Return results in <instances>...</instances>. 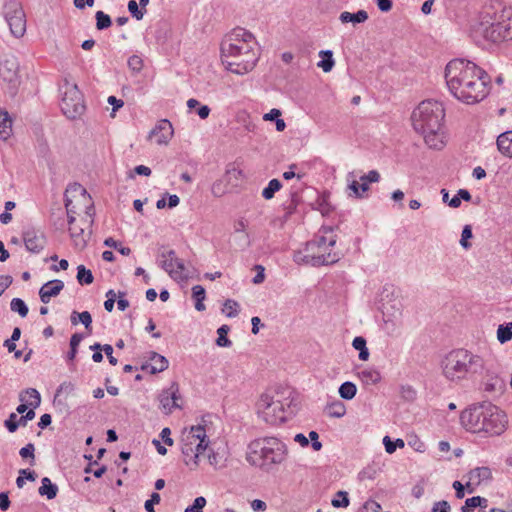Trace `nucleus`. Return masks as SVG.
<instances>
[{
	"label": "nucleus",
	"instance_id": "nucleus-59",
	"mask_svg": "<svg viewBox=\"0 0 512 512\" xmlns=\"http://www.w3.org/2000/svg\"><path fill=\"white\" fill-rule=\"evenodd\" d=\"M255 269L257 270V274L252 279L254 284H261L265 280V268L262 265H255Z\"/></svg>",
	"mask_w": 512,
	"mask_h": 512
},
{
	"label": "nucleus",
	"instance_id": "nucleus-52",
	"mask_svg": "<svg viewBox=\"0 0 512 512\" xmlns=\"http://www.w3.org/2000/svg\"><path fill=\"white\" fill-rule=\"evenodd\" d=\"M401 397L407 401H413L416 398V391L411 385H403L400 388Z\"/></svg>",
	"mask_w": 512,
	"mask_h": 512
},
{
	"label": "nucleus",
	"instance_id": "nucleus-3",
	"mask_svg": "<svg viewBox=\"0 0 512 512\" xmlns=\"http://www.w3.org/2000/svg\"><path fill=\"white\" fill-rule=\"evenodd\" d=\"M411 121L429 148L441 150L446 145L445 109L441 102L422 101L413 110Z\"/></svg>",
	"mask_w": 512,
	"mask_h": 512
},
{
	"label": "nucleus",
	"instance_id": "nucleus-46",
	"mask_svg": "<svg viewBox=\"0 0 512 512\" xmlns=\"http://www.w3.org/2000/svg\"><path fill=\"white\" fill-rule=\"evenodd\" d=\"M239 304L235 300L228 299L225 301L222 312L226 314L227 317L233 318L238 315Z\"/></svg>",
	"mask_w": 512,
	"mask_h": 512
},
{
	"label": "nucleus",
	"instance_id": "nucleus-42",
	"mask_svg": "<svg viewBox=\"0 0 512 512\" xmlns=\"http://www.w3.org/2000/svg\"><path fill=\"white\" fill-rule=\"evenodd\" d=\"M96 28L98 30H105L112 25L110 16L103 11H97L95 14Z\"/></svg>",
	"mask_w": 512,
	"mask_h": 512
},
{
	"label": "nucleus",
	"instance_id": "nucleus-53",
	"mask_svg": "<svg viewBox=\"0 0 512 512\" xmlns=\"http://www.w3.org/2000/svg\"><path fill=\"white\" fill-rule=\"evenodd\" d=\"M480 504L479 496H474L465 500L464 505L461 507V512H471Z\"/></svg>",
	"mask_w": 512,
	"mask_h": 512
},
{
	"label": "nucleus",
	"instance_id": "nucleus-61",
	"mask_svg": "<svg viewBox=\"0 0 512 512\" xmlns=\"http://www.w3.org/2000/svg\"><path fill=\"white\" fill-rule=\"evenodd\" d=\"M13 278L10 275L0 276V296L12 284Z\"/></svg>",
	"mask_w": 512,
	"mask_h": 512
},
{
	"label": "nucleus",
	"instance_id": "nucleus-44",
	"mask_svg": "<svg viewBox=\"0 0 512 512\" xmlns=\"http://www.w3.org/2000/svg\"><path fill=\"white\" fill-rule=\"evenodd\" d=\"M104 245L117 250L124 256H128L131 253V249L129 247L122 246V244L119 241L113 239L112 237L106 238L104 240Z\"/></svg>",
	"mask_w": 512,
	"mask_h": 512
},
{
	"label": "nucleus",
	"instance_id": "nucleus-23",
	"mask_svg": "<svg viewBox=\"0 0 512 512\" xmlns=\"http://www.w3.org/2000/svg\"><path fill=\"white\" fill-rule=\"evenodd\" d=\"M38 493L41 496H46L47 499L52 500L57 496L58 486L52 483L48 477H44L41 480V486L38 489Z\"/></svg>",
	"mask_w": 512,
	"mask_h": 512
},
{
	"label": "nucleus",
	"instance_id": "nucleus-35",
	"mask_svg": "<svg viewBox=\"0 0 512 512\" xmlns=\"http://www.w3.org/2000/svg\"><path fill=\"white\" fill-rule=\"evenodd\" d=\"M76 278L80 285H89L94 280L91 270L86 269V267L84 265H79L77 267Z\"/></svg>",
	"mask_w": 512,
	"mask_h": 512
},
{
	"label": "nucleus",
	"instance_id": "nucleus-28",
	"mask_svg": "<svg viewBox=\"0 0 512 512\" xmlns=\"http://www.w3.org/2000/svg\"><path fill=\"white\" fill-rule=\"evenodd\" d=\"M492 478V472L488 467H477L469 472V479L473 484H480L482 481Z\"/></svg>",
	"mask_w": 512,
	"mask_h": 512
},
{
	"label": "nucleus",
	"instance_id": "nucleus-25",
	"mask_svg": "<svg viewBox=\"0 0 512 512\" xmlns=\"http://www.w3.org/2000/svg\"><path fill=\"white\" fill-rule=\"evenodd\" d=\"M19 399L21 402L28 403L32 408H37L41 403L40 393L34 388L24 390L20 394Z\"/></svg>",
	"mask_w": 512,
	"mask_h": 512
},
{
	"label": "nucleus",
	"instance_id": "nucleus-13",
	"mask_svg": "<svg viewBox=\"0 0 512 512\" xmlns=\"http://www.w3.org/2000/svg\"><path fill=\"white\" fill-rule=\"evenodd\" d=\"M157 263L174 280L186 278L184 262L177 257L175 250L162 247L157 256Z\"/></svg>",
	"mask_w": 512,
	"mask_h": 512
},
{
	"label": "nucleus",
	"instance_id": "nucleus-56",
	"mask_svg": "<svg viewBox=\"0 0 512 512\" xmlns=\"http://www.w3.org/2000/svg\"><path fill=\"white\" fill-rule=\"evenodd\" d=\"M4 425L10 433H14L18 429L17 414L11 413L5 420Z\"/></svg>",
	"mask_w": 512,
	"mask_h": 512
},
{
	"label": "nucleus",
	"instance_id": "nucleus-55",
	"mask_svg": "<svg viewBox=\"0 0 512 512\" xmlns=\"http://www.w3.org/2000/svg\"><path fill=\"white\" fill-rule=\"evenodd\" d=\"M75 390V386L72 382L65 381L59 385L56 391V396L61 394L70 395Z\"/></svg>",
	"mask_w": 512,
	"mask_h": 512
},
{
	"label": "nucleus",
	"instance_id": "nucleus-4",
	"mask_svg": "<svg viewBox=\"0 0 512 512\" xmlns=\"http://www.w3.org/2000/svg\"><path fill=\"white\" fill-rule=\"evenodd\" d=\"M336 242L337 236L334 234V229L330 226H322L303 249L294 252L293 261L298 265L313 267L332 265L341 258V254L334 250Z\"/></svg>",
	"mask_w": 512,
	"mask_h": 512
},
{
	"label": "nucleus",
	"instance_id": "nucleus-27",
	"mask_svg": "<svg viewBox=\"0 0 512 512\" xmlns=\"http://www.w3.org/2000/svg\"><path fill=\"white\" fill-rule=\"evenodd\" d=\"M12 132V120L7 111L0 109V137L6 141Z\"/></svg>",
	"mask_w": 512,
	"mask_h": 512
},
{
	"label": "nucleus",
	"instance_id": "nucleus-24",
	"mask_svg": "<svg viewBox=\"0 0 512 512\" xmlns=\"http://www.w3.org/2000/svg\"><path fill=\"white\" fill-rule=\"evenodd\" d=\"M339 19L342 23L351 22L353 24H359L368 19V13L365 10H359L356 13L344 11L340 14Z\"/></svg>",
	"mask_w": 512,
	"mask_h": 512
},
{
	"label": "nucleus",
	"instance_id": "nucleus-14",
	"mask_svg": "<svg viewBox=\"0 0 512 512\" xmlns=\"http://www.w3.org/2000/svg\"><path fill=\"white\" fill-rule=\"evenodd\" d=\"M356 178L357 175L354 171L348 173V188L351 190L354 197L362 198L363 194L369 190V183H376L380 180V174L376 170L369 171L367 174L359 177L361 184L357 181Z\"/></svg>",
	"mask_w": 512,
	"mask_h": 512
},
{
	"label": "nucleus",
	"instance_id": "nucleus-7",
	"mask_svg": "<svg viewBox=\"0 0 512 512\" xmlns=\"http://www.w3.org/2000/svg\"><path fill=\"white\" fill-rule=\"evenodd\" d=\"M442 372L446 379L459 382L484 373V359L466 349L450 351L442 360Z\"/></svg>",
	"mask_w": 512,
	"mask_h": 512
},
{
	"label": "nucleus",
	"instance_id": "nucleus-33",
	"mask_svg": "<svg viewBox=\"0 0 512 512\" xmlns=\"http://www.w3.org/2000/svg\"><path fill=\"white\" fill-rule=\"evenodd\" d=\"M319 56L322 60L318 63V66L321 67L324 72H330L335 64L332 51L322 50L319 52Z\"/></svg>",
	"mask_w": 512,
	"mask_h": 512
},
{
	"label": "nucleus",
	"instance_id": "nucleus-34",
	"mask_svg": "<svg viewBox=\"0 0 512 512\" xmlns=\"http://www.w3.org/2000/svg\"><path fill=\"white\" fill-rule=\"evenodd\" d=\"M192 296L195 300V308L198 311H203L205 305L203 301L205 299V289L201 285H195L192 287Z\"/></svg>",
	"mask_w": 512,
	"mask_h": 512
},
{
	"label": "nucleus",
	"instance_id": "nucleus-36",
	"mask_svg": "<svg viewBox=\"0 0 512 512\" xmlns=\"http://www.w3.org/2000/svg\"><path fill=\"white\" fill-rule=\"evenodd\" d=\"M70 236L74 241V244L78 248H83L86 245V241L83 238L84 229L76 225L69 227Z\"/></svg>",
	"mask_w": 512,
	"mask_h": 512
},
{
	"label": "nucleus",
	"instance_id": "nucleus-32",
	"mask_svg": "<svg viewBox=\"0 0 512 512\" xmlns=\"http://www.w3.org/2000/svg\"><path fill=\"white\" fill-rule=\"evenodd\" d=\"M339 395L344 400H351L357 393V387L353 382L346 381L339 387Z\"/></svg>",
	"mask_w": 512,
	"mask_h": 512
},
{
	"label": "nucleus",
	"instance_id": "nucleus-62",
	"mask_svg": "<svg viewBox=\"0 0 512 512\" xmlns=\"http://www.w3.org/2000/svg\"><path fill=\"white\" fill-rule=\"evenodd\" d=\"M208 461H209L210 465H212L214 467H218L222 463V458L219 456L218 453H215L214 451L209 450Z\"/></svg>",
	"mask_w": 512,
	"mask_h": 512
},
{
	"label": "nucleus",
	"instance_id": "nucleus-17",
	"mask_svg": "<svg viewBox=\"0 0 512 512\" xmlns=\"http://www.w3.org/2000/svg\"><path fill=\"white\" fill-rule=\"evenodd\" d=\"M173 136V127L170 121L163 119L150 131L149 139H154L158 145H164L169 142Z\"/></svg>",
	"mask_w": 512,
	"mask_h": 512
},
{
	"label": "nucleus",
	"instance_id": "nucleus-1",
	"mask_svg": "<svg viewBox=\"0 0 512 512\" xmlns=\"http://www.w3.org/2000/svg\"><path fill=\"white\" fill-rule=\"evenodd\" d=\"M445 80L451 94L466 104L478 103L488 95L489 77L471 61L451 60L445 68Z\"/></svg>",
	"mask_w": 512,
	"mask_h": 512
},
{
	"label": "nucleus",
	"instance_id": "nucleus-64",
	"mask_svg": "<svg viewBox=\"0 0 512 512\" xmlns=\"http://www.w3.org/2000/svg\"><path fill=\"white\" fill-rule=\"evenodd\" d=\"M378 9L382 12H389L392 9L393 3L391 0H375Z\"/></svg>",
	"mask_w": 512,
	"mask_h": 512
},
{
	"label": "nucleus",
	"instance_id": "nucleus-57",
	"mask_svg": "<svg viewBox=\"0 0 512 512\" xmlns=\"http://www.w3.org/2000/svg\"><path fill=\"white\" fill-rule=\"evenodd\" d=\"M34 451H35L34 444L28 443L26 446H24L20 449L19 454L23 459L31 458L32 463H33L34 458H35Z\"/></svg>",
	"mask_w": 512,
	"mask_h": 512
},
{
	"label": "nucleus",
	"instance_id": "nucleus-21",
	"mask_svg": "<svg viewBox=\"0 0 512 512\" xmlns=\"http://www.w3.org/2000/svg\"><path fill=\"white\" fill-rule=\"evenodd\" d=\"M357 376L364 385H376L382 379L380 372L374 368H366L358 371Z\"/></svg>",
	"mask_w": 512,
	"mask_h": 512
},
{
	"label": "nucleus",
	"instance_id": "nucleus-30",
	"mask_svg": "<svg viewBox=\"0 0 512 512\" xmlns=\"http://www.w3.org/2000/svg\"><path fill=\"white\" fill-rule=\"evenodd\" d=\"M352 346L355 350L359 351V359L362 361H367L369 359L370 353L366 346V339L362 336H357L352 341Z\"/></svg>",
	"mask_w": 512,
	"mask_h": 512
},
{
	"label": "nucleus",
	"instance_id": "nucleus-43",
	"mask_svg": "<svg viewBox=\"0 0 512 512\" xmlns=\"http://www.w3.org/2000/svg\"><path fill=\"white\" fill-rule=\"evenodd\" d=\"M327 413L330 417L341 418L346 413L345 405L340 401H336L328 406Z\"/></svg>",
	"mask_w": 512,
	"mask_h": 512
},
{
	"label": "nucleus",
	"instance_id": "nucleus-63",
	"mask_svg": "<svg viewBox=\"0 0 512 512\" xmlns=\"http://www.w3.org/2000/svg\"><path fill=\"white\" fill-rule=\"evenodd\" d=\"M453 488L455 489L456 498L462 499L465 496V486L460 481H454Z\"/></svg>",
	"mask_w": 512,
	"mask_h": 512
},
{
	"label": "nucleus",
	"instance_id": "nucleus-12",
	"mask_svg": "<svg viewBox=\"0 0 512 512\" xmlns=\"http://www.w3.org/2000/svg\"><path fill=\"white\" fill-rule=\"evenodd\" d=\"M4 17L11 33L19 38L26 32V16L18 0H7L4 4Z\"/></svg>",
	"mask_w": 512,
	"mask_h": 512
},
{
	"label": "nucleus",
	"instance_id": "nucleus-2",
	"mask_svg": "<svg viewBox=\"0 0 512 512\" xmlns=\"http://www.w3.org/2000/svg\"><path fill=\"white\" fill-rule=\"evenodd\" d=\"M220 51L225 68L237 75L252 71L260 56L254 35L241 27L233 29L223 38Z\"/></svg>",
	"mask_w": 512,
	"mask_h": 512
},
{
	"label": "nucleus",
	"instance_id": "nucleus-16",
	"mask_svg": "<svg viewBox=\"0 0 512 512\" xmlns=\"http://www.w3.org/2000/svg\"><path fill=\"white\" fill-rule=\"evenodd\" d=\"M179 399V387L176 383H173L168 389L163 390L160 394V406L166 413H171L173 409L180 408V405L178 404Z\"/></svg>",
	"mask_w": 512,
	"mask_h": 512
},
{
	"label": "nucleus",
	"instance_id": "nucleus-20",
	"mask_svg": "<svg viewBox=\"0 0 512 512\" xmlns=\"http://www.w3.org/2000/svg\"><path fill=\"white\" fill-rule=\"evenodd\" d=\"M486 380L484 382V390L486 392H497L504 388V381L495 373L490 372L488 368L484 369Z\"/></svg>",
	"mask_w": 512,
	"mask_h": 512
},
{
	"label": "nucleus",
	"instance_id": "nucleus-38",
	"mask_svg": "<svg viewBox=\"0 0 512 512\" xmlns=\"http://www.w3.org/2000/svg\"><path fill=\"white\" fill-rule=\"evenodd\" d=\"M497 339L501 344H504L512 339V323L499 325L497 329Z\"/></svg>",
	"mask_w": 512,
	"mask_h": 512
},
{
	"label": "nucleus",
	"instance_id": "nucleus-31",
	"mask_svg": "<svg viewBox=\"0 0 512 512\" xmlns=\"http://www.w3.org/2000/svg\"><path fill=\"white\" fill-rule=\"evenodd\" d=\"M16 70L17 67L13 61L5 60L0 63V74L5 80L12 81L16 76Z\"/></svg>",
	"mask_w": 512,
	"mask_h": 512
},
{
	"label": "nucleus",
	"instance_id": "nucleus-18",
	"mask_svg": "<svg viewBox=\"0 0 512 512\" xmlns=\"http://www.w3.org/2000/svg\"><path fill=\"white\" fill-rule=\"evenodd\" d=\"M64 288V282L58 279L46 282L39 290L41 302L48 304L52 297H56Z\"/></svg>",
	"mask_w": 512,
	"mask_h": 512
},
{
	"label": "nucleus",
	"instance_id": "nucleus-54",
	"mask_svg": "<svg viewBox=\"0 0 512 512\" xmlns=\"http://www.w3.org/2000/svg\"><path fill=\"white\" fill-rule=\"evenodd\" d=\"M160 500H161V497H160L159 493L153 492L150 496V499L146 500V502L144 504L146 511L147 512H155L154 505L159 504Z\"/></svg>",
	"mask_w": 512,
	"mask_h": 512
},
{
	"label": "nucleus",
	"instance_id": "nucleus-8",
	"mask_svg": "<svg viewBox=\"0 0 512 512\" xmlns=\"http://www.w3.org/2000/svg\"><path fill=\"white\" fill-rule=\"evenodd\" d=\"M248 449L247 460L266 472L283 463L288 453L286 444L276 437L257 438L249 444Z\"/></svg>",
	"mask_w": 512,
	"mask_h": 512
},
{
	"label": "nucleus",
	"instance_id": "nucleus-29",
	"mask_svg": "<svg viewBox=\"0 0 512 512\" xmlns=\"http://www.w3.org/2000/svg\"><path fill=\"white\" fill-rule=\"evenodd\" d=\"M245 230L246 222L243 219H240L234 223V231L235 233L239 234L238 240L242 249L250 246L249 234Z\"/></svg>",
	"mask_w": 512,
	"mask_h": 512
},
{
	"label": "nucleus",
	"instance_id": "nucleus-41",
	"mask_svg": "<svg viewBox=\"0 0 512 512\" xmlns=\"http://www.w3.org/2000/svg\"><path fill=\"white\" fill-rule=\"evenodd\" d=\"M10 309L18 313L21 317H26L29 309L26 303L20 298H13L10 302Z\"/></svg>",
	"mask_w": 512,
	"mask_h": 512
},
{
	"label": "nucleus",
	"instance_id": "nucleus-51",
	"mask_svg": "<svg viewBox=\"0 0 512 512\" xmlns=\"http://www.w3.org/2000/svg\"><path fill=\"white\" fill-rule=\"evenodd\" d=\"M128 10L137 20H141L144 16L143 10L139 8V4L135 0H130L128 2Z\"/></svg>",
	"mask_w": 512,
	"mask_h": 512
},
{
	"label": "nucleus",
	"instance_id": "nucleus-15",
	"mask_svg": "<svg viewBox=\"0 0 512 512\" xmlns=\"http://www.w3.org/2000/svg\"><path fill=\"white\" fill-rule=\"evenodd\" d=\"M22 236L26 249L32 253H40L46 245L45 234L40 229L28 226Z\"/></svg>",
	"mask_w": 512,
	"mask_h": 512
},
{
	"label": "nucleus",
	"instance_id": "nucleus-60",
	"mask_svg": "<svg viewBox=\"0 0 512 512\" xmlns=\"http://www.w3.org/2000/svg\"><path fill=\"white\" fill-rule=\"evenodd\" d=\"M451 507L445 500L434 503L432 512H450Z\"/></svg>",
	"mask_w": 512,
	"mask_h": 512
},
{
	"label": "nucleus",
	"instance_id": "nucleus-37",
	"mask_svg": "<svg viewBox=\"0 0 512 512\" xmlns=\"http://www.w3.org/2000/svg\"><path fill=\"white\" fill-rule=\"evenodd\" d=\"M282 187L281 182L278 179H272L268 185L262 191V197L266 200H270L274 197L275 193Z\"/></svg>",
	"mask_w": 512,
	"mask_h": 512
},
{
	"label": "nucleus",
	"instance_id": "nucleus-9",
	"mask_svg": "<svg viewBox=\"0 0 512 512\" xmlns=\"http://www.w3.org/2000/svg\"><path fill=\"white\" fill-rule=\"evenodd\" d=\"M208 445L209 439L204 425L185 428L181 436V452L185 465L192 470L198 467L200 456L208 449Z\"/></svg>",
	"mask_w": 512,
	"mask_h": 512
},
{
	"label": "nucleus",
	"instance_id": "nucleus-39",
	"mask_svg": "<svg viewBox=\"0 0 512 512\" xmlns=\"http://www.w3.org/2000/svg\"><path fill=\"white\" fill-rule=\"evenodd\" d=\"M229 330L230 328L228 325H222L221 327L218 328V337L216 339V344L219 347H230L232 345V342L227 337Z\"/></svg>",
	"mask_w": 512,
	"mask_h": 512
},
{
	"label": "nucleus",
	"instance_id": "nucleus-48",
	"mask_svg": "<svg viewBox=\"0 0 512 512\" xmlns=\"http://www.w3.org/2000/svg\"><path fill=\"white\" fill-rule=\"evenodd\" d=\"M206 505V499L202 496L195 498L193 504L188 506L184 512H203V508Z\"/></svg>",
	"mask_w": 512,
	"mask_h": 512
},
{
	"label": "nucleus",
	"instance_id": "nucleus-47",
	"mask_svg": "<svg viewBox=\"0 0 512 512\" xmlns=\"http://www.w3.org/2000/svg\"><path fill=\"white\" fill-rule=\"evenodd\" d=\"M383 444L385 446V450L387 453L389 454H392L393 452H395L396 448L397 447H404V441L400 438L396 439L395 442H393L389 436H385L383 438Z\"/></svg>",
	"mask_w": 512,
	"mask_h": 512
},
{
	"label": "nucleus",
	"instance_id": "nucleus-10",
	"mask_svg": "<svg viewBox=\"0 0 512 512\" xmlns=\"http://www.w3.org/2000/svg\"><path fill=\"white\" fill-rule=\"evenodd\" d=\"M512 12L503 10L492 22L487 20L488 13L482 17L480 32L486 40L497 43L512 39Z\"/></svg>",
	"mask_w": 512,
	"mask_h": 512
},
{
	"label": "nucleus",
	"instance_id": "nucleus-50",
	"mask_svg": "<svg viewBox=\"0 0 512 512\" xmlns=\"http://www.w3.org/2000/svg\"><path fill=\"white\" fill-rule=\"evenodd\" d=\"M472 237V228L470 225H465L460 239V244L464 249H468L471 247V244L468 242V239Z\"/></svg>",
	"mask_w": 512,
	"mask_h": 512
},
{
	"label": "nucleus",
	"instance_id": "nucleus-22",
	"mask_svg": "<svg viewBox=\"0 0 512 512\" xmlns=\"http://www.w3.org/2000/svg\"><path fill=\"white\" fill-rule=\"evenodd\" d=\"M497 147L503 155L512 158V131H506L498 136Z\"/></svg>",
	"mask_w": 512,
	"mask_h": 512
},
{
	"label": "nucleus",
	"instance_id": "nucleus-6",
	"mask_svg": "<svg viewBox=\"0 0 512 512\" xmlns=\"http://www.w3.org/2000/svg\"><path fill=\"white\" fill-rule=\"evenodd\" d=\"M296 398L292 389L279 387L262 394L258 403L260 418L270 425H278L296 411Z\"/></svg>",
	"mask_w": 512,
	"mask_h": 512
},
{
	"label": "nucleus",
	"instance_id": "nucleus-5",
	"mask_svg": "<svg viewBox=\"0 0 512 512\" xmlns=\"http://www.w3.org/2000/svg\"><path fill=\"white\" fill-rule=\"evenodd\" d=\"M464 427L473 432H484L490 436L502 434L507 425L506 414L491 402H483L461 414Z\"/></svg>",
	"mask_w": 512,
	"mask_h": 512
},
{
	"label": "nucleus",
	"instance_id": "nucleus-49",
	"mask_svg": "<svg viewBox=\"0 0 512 512\" xmlns=\"http://www.w3.org/2000/svg\"><path fill=\"white\" fill-rule=\"evenodd\" d=\"M128 66L133 72H140L143 68V60L138 55H132L128 59Z\"/></svg>",
	"mask_w": 512,
	"mask_h": 512
},
{
	"label": "nucleus",
	"instance_id": "nucleus-45",
	"mask_svg": "<svg viewBox=\"0 0 512 512\" xmlns=\"http://www.w3.org/2000/svg\"><path fill=\"white\" fill-rule=\"evenodd\" d=\"M337 498H334L331 502L335 508H346L349 506V497L346 491H338L336 494Z\"/></svg>",
	"mask_w": 512,
	"mask_h": 512
},
{
	"label": "nucleus",
	"instance_id": "nucleus-19",
	"mask_svg": "<svg viewBox=\"0 0 512 512\" xmlns=\"http://www.w3.org/2000/svg\"><path fill=\"white\" fill-rule=\"evenodd\" d=\"M150 361H151L150 363L143 364L141 366V369L142 370L149 369L151 374L162 372V371L166 370L169 365L168 360L164 356H162L156 352L151 353Z\"/></svg>",
	"mask_w": 512,
	"mask_h": 512
},
{
	"label": "nucleus",
	"instance_id": "nucleus-26",
	"mask_svg": "<svg viewBox=\"0 0 512 512\" xmlns=\"http://www.w3.org/2000/svg\"><path fill=\"white\" fill-rule=\"evenodd\" d=\"M71 191L79 192L82 197H85L86 193H87L86 190L80 184H77V183L66 190L65 208H66L67 215H75L77 213L76 207L73 204V201L68 196V193H70Z\"/></svg>",
	"mask_w": 512,
	"mask_h": 512
},
{
	"label": "nucleus",
	"instance_id": "nucleus-58",
	"mask_svg": "<svg viewBox=\"0 0 512 512\" xmlns=\"http://www.w3.org/2000/svg\"><path fill=\"white\" fill-rule=\"evenodd\" d=\"M79 321L84 327L91 332L92 330V316L88 311H83L78 315Z\"/></svg>",
	"mask_w": 512,
	"mask_h": 512
},
{
	"label": "nucleus",
	"instance_id": "nucleus-40",
	"mask_svg": "<svg viewBox=\"0 0 512 512\" xmlns=\"http://www.w3.org/2000/svg\"><path fill=\"white\" fill-rule=\"evenodd\" d=\"M83 340V335L80 333H75L70 338V351L67 354V359L69 361H73L77 355V349L81 341Z\"/></svg>",
	"mask_w": 512,
	"mask_h": 512
},
{
	"label": "nucleus",
	"instance_id": "nucleus-11",
	"mask_svg": "<svg viewBox=\"0 0 512 512\" xmlns=\"http://www.w3.org/2000/svg\"><path fill=\"white\" fill-rule=\"evenodd\" d=\"M61 111L68 119L81 117L86 109L83 94L75 83L65 79L60 86Z\"/></svg>",
	"mask_w": 512,
	"mask_h": 512
}]
</instances>
